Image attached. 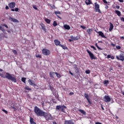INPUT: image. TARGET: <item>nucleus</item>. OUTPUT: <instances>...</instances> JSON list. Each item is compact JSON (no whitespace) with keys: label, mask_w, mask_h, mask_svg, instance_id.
Returning <instances> with one entry per match:
<instances>
[{"label":"nucleus","mask_w":124,"mask_h":124,"mask_svg":"<svg viewBox=\"0 0 124 124\" xmlns=\"http://www.w3.org/2000/svg\"><path fill=\"white\" fill-rule=\"evenodd\" d=\"M0 31H3V32H4L5 31V30H4V28L1 27V26H0Z\"/></svg>","instance_id":"f704fd0d"},{"label":"nucleus","mask_w":124,"mask_h":124,"mask_svg":"<svg viewBox=\"0 0 124 124\" xmlns=\"http://www.w3.org/2000/svg\"><path fill=\"white\" fill-rule=\"evenodd\" d=\"M9 19L12 22H14V23H19V21H18V20L16 18H14L13 17H10Z\"/></svg>","instance_id":"4468645a"},{"label":"nucleus","mask_w":124,"mask_h":124,"mask_svg":"<svg viewBox=\"0 0 124 124\" xmlns=\"http://www.w3.org/2000/svg\"><path fill=\"white\" fill-rule=\"evenodd\" d=\"M120 2H124V0H118Z\"/></svg>","instance_id":"0e129e2a"},{"label":"nucleus","mask_w":124,"mask_h":124,"mask_svg":"<svg viewBox=\"0 0 124 124\" xmlns=\"http://www.w3.org/2000/svg\"><path fill=\"white\" fill-rule=\"evenodd\" d=\"M24 89L27 90V91H31V88H30V87H29L28 85L25 86Z\"/></svg>","instance_id":"a878e982"},{"label":"nucleus","mask_w":124,"mask_h":124,"mask_svg":"<svg viewBox=\"0 0 124 124\" xmlns=\"http://www.w3.org/2000/svg\"><path fill=\"white\" fill-rule=\"evenodd\" d=\"M115 12L116 14H117V15L119 16V17L121 16V15H122V14L119 10H115Z\"/></svg>","instance_id":"5701e85b"},{"label":"nucleus","mask_w":124,"mask_h":124,"mask_svg":"<svg viewBox=\"0 0 124 124\" xmlns=\"http://www.w3.org/2000/svg\"><path fill=\"white\" fill-rule=\"evenodd\" d=\"M56 75L57 77V78H61V74L58 73H56Z\"/></svg>","instance_id":"72a5a7b5"},{"label":"nucleus","mask_w":124,"mask_h":124,"mask_svg":"<svg viewBox=\"0 0 124 124\" xmlns=\"http://www.w3.org/2000/svg\"><path fill=\"white\" fill-rule=\"evenodd\" d=\"M34 112L37 117H44L46 121H49L54 120V117L52 116V114H51L50 112H46L40 109V108L37 106L34 108Z\"/></svg>","instance_id":"f257e3e1"},{"label":"nucleus","mask_w":124,"mask_h":124,"mask_svg":"<svg viewBox=\"0 0 124 124\" xmlns=\"http://www.w3.org/2000/svg\"><path fill=\"white\" fill-rule=\"evenodd\" d=\"M69 73H70L71 74V75L73 76V73H72V72H71V71H69Z\"/></svg>","instance_id":"e2e57ef3"},{"label":"nucleus","mask_w":124,"mask_h":124,"mask_svg":"<svg viewBox=\"0 0 124 124\" xmlns=\"http://www.w3.org/2000/svg\"><path fill=\"white\" fill-rule=\"evenodd\" d=\"M56 72H50L49 73V76L51 78H54V76L56 75Z\"/></svg>","instance_id":"f3484780"},{"label":"nucleus","mask_w":124,"mask_h":124,"mask_svg":"<svg viewBox=\"0 0 124 124\" xmlns=\"http://www.w3.org/2000/svg\"><path fill=\"white\" fill-rule=\"evenodd\" d=\"M6 31H7V32H8V33H11V32L10 31L7 30Z\"/></svg>","instance_id":"69168bd1"},{"label":"nucleus","mask_w":124,"mask_h":124,"mask_svg":"<svg viewBox=\"0 0 124 124\" xmlns=\"http://www.w3.org/2000/svg\"><path fill=\"white\" fill-rule=\"evenodd\" d=\"M0 76L2 77V78H7L8 80H11L12 82H14V83H16L17 82L16 78L12 77V75L9 74V73H6V76H4L3 74H0Z\"/></svg>","instance_id":"f03ea898"},{"label":"nucleus","mask_w":124,"mask_h":124,"mask_svg":"<svg viewBox=\"0 0 124 124\" xmlns=\"http://www.w3.org/2000/svg\"><path fill=\"white\" fill-rule=\"evenodd\" d=\"M94 7L95 12H98V13H101L99 4H97V2H96L94 3Z\"/></svg>","instance_id":"39448f33"},{"label":"nucleus","mask_w":124,"mask_h":124,"mask_svg":"<svg viewBox=\"0 0 124 124\" xmlns=\"http://www.w3.org/2000/svg\"><path fill=\"white\" fill-rule=\"evenodd\" d=\"M71 39L72 40H79V39H80V37L79 36H77L76 37H73V36H71Z\"/></svg>","instance_id":"2eb2a0df"},{"label":"nucleus","mask_w":124,"mask_h":124,"mask_svg":"<svg viewBox=\"0 0 124 124\" xmlns=\"http://www.w3.org/2000/svg\"><path fill=\"white\" fill-rule=\"evenodd\" d=\"M35 56L36 58H39L40 59H41V58H42V56L40 54H36Z\"/></svg>","instance_id":"473e14b6"},{"label":"nucleus","mask_w":124,"mask_h":124,"mask_svg":"<svg viewBox=\"0 0 124 124\" xmlns=\"http://www.w3.org/2000/svg\"><path fill=\"white\" fill-rule=\"evenodd\" d=\"M33 8H34V9H35V10H38V8L37 7H36V6L34 5V6H33Z\"/></svg>","instance_id":"49530a36"},{"label":"nucleus","mask_w":124,"mask_h":124,"mask_svg":"<svg viewBox=\"0 0 124 124\" xmlns=\"http://www.w3.org/2000/svg\"><path fill=\"white\" fill-rule=\"evenodd\" d=\"M75 72L76 73H79V69H78V68H76L75 69Z\"/></svg>","instance_id":"a19ab883"},{"label":"nucleus","mask_w":124,"mask_h":124,"mask_svg":"<svg viewBox=\"0 0 124 124\" xmlns=\"http://www.w3.org/2000/svg\"><path fill=\"white\" fill-rule=\"evenodd\" d=\"M79 111L83 115H86V111H85L84 110H83V109H79Z\"/></svg>","instance_id":"bb28decb"},{"label":"nucleus","mask_w":124,"mask_h":124,"mask_svg":"<svg viewBox=\"0 0 124 124\" xmlns=\"http://www.w3.org/2000/svg\"><path fill=\"white\" fill-rule=\"evenodd\" d=\"M110 59H111V60H114V59H115V57H114V56H110Z\"/></svg>","instance_id":"13d9d810"},{"label":"nucleus","mask_w":124,"mask_h":124,"mask_svg":"<svg viewBox=\"0 0 124 124\" xmlns=\"http://www.w3.org/2000/svg\"><path fill=\"white\" fill-rule=\"evenodd\" d=\"M85 3L87 4V5H90V4H92L93 2H92L91 0H86Z\"/></svg>","instance_id":"412c9836"},{"label":"nucleus","mask_w":124,"mask_h":124,"mask_svg":"<svg viewBox=\"0 0 124 124\" xmlns=\"http://www.w3.org/2000/svg\"><path fill=\"white\" fill-rule=\"evenodd\" d=\"M66 108V106L64 105H58L56 106V109L58 110V111H61L62 113H66L65 111Z\"/></svg>","instance_id":"7ed1b4c3"},{"label":"nucleus","mask_w":124,"mask_h":124,"mask_svg":"<svg viewBox=\"0 0 124 124\" xmlns=\"http://www.w3.org/2000/svg\"><path fill=\"white\" fill-rule=\"evenodd\" d=\"M103 83L104 85H106L107 86L108 84H109V80H105Z\"/></svg>","instance_id":"c85d7f7f"},{"label":"nucleus","mask_w":124,"mask_h":124,"mask_svg":"<svg viewBox=\"0 0 124 124\" xmlns=\"http://www.w3.org/2000/svg\"><path fill=\"white\" fill-rule=\"evenodd\" d=\"M53 27H57V26H58V23H57V21H53Z\"/></svg>","instance_id":"2f4dec72"},{"label":"nucleus","mask_w":124,"mask_h":124,"mask_svg":"<svg viewBox=\"0 0 124 124\" xmlns=\"http://www.w3.org/2000/svg\"><path fill=\"white\" fill-rule=\"evenodd\" d=\"M31 124H36V123H35V122H32Z\"/></svg>","instance_id":"774afa93"},{"label":"nucleus","mask_w":124,"mask_h":124,"mask_svg":"<svg viewBox=\"0 0 124 124\" xmlns=\"http://www.w3.org/2000/svg\"><path fill=\"white\" fill-rule=\"evenodd\" d=\"M11 108L12 109H14L15 111H16L17 110V107H12L11 106Z\"/></svg>","instance_id":"4c0bfd02"},{"label":"nucleus","mask_w":124,"mask_h":124,"mask_svg":"<svg viewBox=\"0 0 124 124\" xmlns=\"http://www.w3.org/2000/svg\"><path fill=\"white\" fill-rule=\"evenodd\" d=\"M93 31V29H88L87 30V32H88V34H91Z\"/></svg>","instance_id":"393cba45"},{"label":"nucleus","mask_w":124,"mask_h":124,"mask_svg":"<svg viewBox=\"0 0 124 124\" xmlns=\"http://www.w3.org/2000/svg\"><path fill=\"white\" fill-rule=\"evenodd\" d=\"M98 33H99V35L100 36H101V37H103V38H105L106 37H105V36L104 35V33H103L102 31H99L98 32Z\"/></svg>","instance_id":"6ab92c4d"},{"label":"nucleus","mask_w":124,"mask_h":124,"mask_svg":"<svg viewBox=\"0 0 124 124\" xmlns=\"http://www.w3.org/2000/svg\"><path fill=\"white\" fill-rule=\"evenodd\" d=\"M91 48H92L94 50H96V48H95L93 46H91Z\"/></svg>","instance_id":"c03bdc74"},{"label":"nucleus","mask_w":124,"mask_h":124,"mask_svg":"<svg viewBox=\"0 0 124 124\" xmlns=\"http://www.w3.org/2000/svg\"><path fill=\"white\" fill-rule=\"evenodd\" d=\"M40 26H41V27L42 28V30H43V31H46V28H45V25H44V24L41 23L40 24Z\"/></svg>","instance_id":"aec40b11"},{"label":"nucleus","mask_w":124,"mask_h":124,"mask_svg":"<svg viewBox=\"0 0 124 124\" xmlns=\"http://www.w3.org/2000/svg\"><path fill=\"white\" fill-rule=\"evenodd\" d=\"M109 24L110 28L109 29V31H113V29H114V25L111 22H109Z\"/></svg>","instance_id":"a211bd4d"},{"label":"nucleus","mask_w":124,"mask_h":124,"mask_svg":"<svg viewBox=\"0 0 124 124\" xmlns=\"http://www.w3.org/2000/svg\"><path fill=\"white\" fill-rule=\"evenodd\" d=\"M63 27L65 30H70V26L67 24L64 25Z\"/></svg>","instance_id":"4be33fe9"},{"label":"nucleus","mask_w":124,"mask_h":124,"mask_svg":"<svg viewBox=\"0 0 124 124\" xmlns=\"http://www.w3.org/2000/svg\"><path fill=\"white\" fill-rule=\"evenodd\" d=\"M87 52L89 54L90 57L91 58V60H96L97 58L94 57V55L92 53L89 49H87Z\"/></svg>","instance_id":"423d86ee"},{"label":"nucleus","mask_w":124,"mask_h":124,"mask_svg":"<svg viewBox=\"0 0 124 124\" xmlns=\"http://www.w3.org/2000/svg\"><path fill=\"white\" fill-rule=\"evenodd\" d=\"M95 46H96V47L97 48V49H98L99 50H103V48H101L100 47H99V46H98V45H97V43H95Z\"/></svg>","instance_id":"7c9ffc66"},{"label":"nucleus","mask_w":124,"mask_h":124,"mask_svg":"<svg viewBox=\"0 0 124 124\" xmlns=\"http://www.w3.org/2000/svg\"><path fill=\"white\" fill-rule=\"evenodd\" d=\"M105 102H110L111 101V98L109 96L106 95L104 96Z\"/></svg>","instance_id":"9b49d317"},{"label":"nucleus","mask_w":124,"mask_h":124,"mask_svg":"<svg viewBox=\"0 0 124 124\" xmlns=\"http://www.w3.org/2000/svg\"><path fill=\"white\" fill-rule=\"evenodd\" d=\"M116 8H117V9H120V6H119V5H116Z\"/></svg>","instance_id":"052dcab7"},{"label":"nucleus","mask_w":124,"mask_h":124,"mask_svg":"<svg viewBox=\"0 0 124 124\" xmlns=\"http://www.w3.org/2000/svg\"><path fill=\"white\" fill-rule=\"evenodd\" d=\"M5 9H6V10H8V9H9V7L8 6H6Z\"/></svg>","instance_id":"bf43d9fd"},{"label":"nucleus","mask_w":124,"mask_h":124,"mask_svg":"<svg viewBox=\"0 0 124 124\" xmlns=\"http://www.w3.org/2000/svg\"><path fill=\"white\" fill-rule=\"evenodd\" d=\"M2 111H3V112H4V113H5V114H7V113H8L7 112V111L5 109H2Z\"/></svg>","instance_id":"a18cd8bd"},{"label":"nucleus","mask_w":124,"mask_h":124,"mask_svg":"<svg viewBox=\"0 0 124 124\" xmlns=\"http://www.w3.org/2000/svg\"><path fill=\"white\" fill-rule=\"evenodd\" d=\"M121 21H122V22H124V17H120Z\"/></svg>","instance_id":"864d4df0"},{"label":"nucleus","mask_w":124,"mask_h":124,"mask_svg":"<svg viewBox=\"0 0 124 124\" xmlns=\"http://www.w3.org/2000/svg\"><path fill=\"white\" fill-rule=\"evenodd\" d=\"M1 26L2 27H5L7 29H8V26H7V25H6V24H2Z\"/></svg>","instance_id":"79ce46f5"},{"label":"nucleus","mask_w":124,"mask_h":124,"mask_svg":"<svg viewBox=\"0 0 124 124\" xmlns=\"http://www.w3.org/2000/svg\"><path fill=\"white\" fill-rule=\"evenodd\" d=\"M80 28H82V29H83V30H85L86 29V27L85 26H80Z\"/></svg>","instance_id":"3c124183"},{"label":"nucleus","mask_w":124,"mask_h":124,"mask_svg":"<svg viewBox=\"0 0 124 124\" xmlns=\"http://www.w3.org/2000/svg\"><path fill=\"white\" fill-rule=\"evenodd\" d=\"M13 54H14L15 55H17V51H16V50H13Z\"/></svg>","instance_id":"ea45409f"},{"label":"nucleus","mask_w":124,"mask_h":124,"mask_svg":"<svg viewBox=\"0 0 124 124\" xmlns=\"http://www.w3.org/2000/svg\"><path fill=\"white\" fill-rule=\"evenodd\" d=\"M60 47H62L64 50H68V47L66 46H63L62 45H60Z\"/></svg>","instance_id":"b1692460"},{"label":"nucleus","mask_w":124,"mask_h":124,"mask_svg":"<svg viewBox=\"0 0 124 124\" xmlns=\"http://www.w3.org/2000/svg\"><path fill=\"white\" fill-rule=\"evenodd\" d=\"M95 124H102V123H101L100 122H95Z\"/></svg>","instance_id":"680f3d73"},{"label":"nucleus","mask_w":124,"mask_h":124,"mask_svg":"<svg viewBox=\"0 0 124 124\" xmlns=\"http://www.w3.org/2000/svg\"><path fill=\"white\" fill-rule=\"evenodd\" d=\"M116 59L118 61H122V62H124V54H120V55L119 56L118 55H117Z\"/></svg>","instance_id":"0eeeda50"},{"label":"nucleus","mask_w":124,"mask_h":124,"mask_svg":"<svg viewBox=\"0 0 124 124\" xmlns=\"http://www.w3.org/2000/svg\"><path fill=\"white\" fill-rule=\"evenodd\" d=\"M84 96L85 98H86L89 104H92V102L91 101V99H90V96H89V95L85 93H84Z\"/></svg>","instance_id":"1a4fd4ad"},{"label":"nucleus","mask_w":124,"mask_h":124,"mask_svg":"<svg viewBox=\"0 0 124 124\" xmlns=\"http://www.w3.org/2000/svg\"><path fill=\"white\" fill-rule=\"evenodd\" d=\"M64 124H74V122L73 120H66L64 122Z\"/></svg>","instance_id":"f8f14e48"},{"label":"nucleus","mask_w":124,"mask_h":124,"mask_svg":"<svg viewBox=\"0 0 124 124\" xmlns=\"http://www.w3.org/2000/svg\"><path fill=\"white\" fill-rule=\"evenodd\" d=\"M111 46H112L113 47H115V46H116V45H115L114 44H113V43H111Z\"/></svg>","instance_id":"6e6d98bb"},{"label":"nucleus","mask_w":124,"mask_h":124,"mask_svg":"<svg viewBox=\"0 0 124 124\" xmlns=\"http://www.w3.org/2000/svg\"><path fill=\"white\" fill-rule=\"evenodd\" d=\"M121 39H123L124 40V36H122L120 37Z\"/></svg>","instance_id":"338daca9"},{"label":"nucleus","mask_w":124,"mask_h":124,"mask_svg":"<svg viewBox=\"0 0 124 124\" xmlns=\"http://www.w3.org/2000/svg\"><path fill=\"white\" fill-rule=\"evenodd\" d=\"M54 43L56 46H61V42L59 40L55 39L54 40Z\"/></svg>","instance_id":"ddd939ff"},{"label":"nucleus","mask_w":124,"mask_h":124,"mask_svg":"<svg viewBox=\"0 0 124 124\" xmlns=\"http://www.w3.org/2000/svg\"><path fill=\"white\" fill-rule=\"evenodd\" d=\"M111 58V55H108L107 56V59H110Z\"/></svg>","instance_id":"5fc2aeb1"},{"label":"nucleus","mask_w":124,"mask_h":124,"mask_svg":"<svg viewBox=\"0 0 124 124\" xmlns=\"http://www.w3.org/2000/svg\"><path fill=\"white\" fill-rule=\"evenodd\" d=\"M50 6H51V7L52 8V9H56V8L55 5H53V6H51V5H50Z\"/></svg>","instance_id":"37998d69"},{"label":"nucleus","mask_w":124,"mask_h":124,"mask_svg":"<svg viewBox=\"0 0 124 124\" xmlns=\"http://www.w3.org/2000/svg\"><path fill=\"white\" fill-rule=\"evenodd\" d=\"M102 1H103V2H104V3H106V4H107V3H108V2H107V1H106V0H102Z\"/></svg>","instance_id":"8fccbe9b"},{"label":"nucleus","mask_w":124,"mask_h":124,"mask_svg":"<svg viewBox=\"0 0 124 124\" xmlns=\"http://www.w3.org/2000/svg\"><path fill=\"white\" fill-rule=\"evenodd\" d=\"M73 94H74V93L73 92H71L69 93V95H73Z\"/></svg>","instance_id":"603ef678"},{"label":"nucleus","mask_w":124,"mask_h":124,"mask_svg":"<svg viewBox=\"0 0 124 124\" xmlns=\"http://www.w3.org/2000/svg\"><path fill=\"white\" fill-rule=\"evenodd\" d=\"M42 52V54L45 56H49V55L51 54V51L49 49L46 48L43 49Z\"/></svg>","instance_id":"20e7f679"},{"label":"nucleus","mask_w":124,"mask_h":124,"mask_svg":"<svg viewBox=\"0 0 124 124\" xmlns=\"http://www.w3.org/2000/svg\"><path fill=\"white\" fill-rule=\"evenodd\" d=\"M26 78H21V81L22 82H23V83H24V84H26Z\"/></svg>","instance_id":"c756f323"},{"label":"nucleus","mask_w":124,"mask_h":124,"mask_svg":"<svg viewBox=\"0 0 124 124\" xmlns=\"http://www.w3.org/2000/svg\"><path fill=\"white\" fill-rule=\"evenodd\" d=\"M105 8L106 9H108V8H109V6L108 5H106Z\"/></svg>","instance_id":"4d7b16f0"},{"label":"nucleus","mask_w":124,"mask_h":124,"mask_svg":"<svg viewBox=\"0 0 124 124\" xmlns=\"http://www.w3.org/2000/svg\"><path fill=\"white\" fill-rule=\"evenodd\" d=\"M54 14H55V15H57V16L58 18H59V19H62V17L61 16H59V15H61V12L55 11Z\"/></svg>","instance_id":"dca6fc26"},{"label":"nucleus","mask_w":124,"mask_h":124,"mask_svg":"<svg viewBox=\"0 0 124 124\" xmlns=\"http://www.w3.org/2000/svg\"><path fill=\"white\" fill-rule=\"evenodd\" d=\"M30 124H31V123H34V121H33V118L30 117Z\"/></svg>","instance_id":"e433bc0d"},{"label":"nucleus","mask_w":124,"mask_h":124,"mask_svg":"<svg viewBox=\"0 0 124 124\" xmlns=\"http://www.w3.org/2000/svg\"><path fill=\"white\" fill-rule=\"evenodd\" d=\"M74 68H75V69L78 68V67H77V65H76V64H74Z\"/></svg>","instance_id":"09e8293b"},{"label":"nucleus","mask_w":124,"mask_h":124,"mask_svg":"<svg viewBox=\"0 0 124 124\" xmlns=\"http://www.w3.org/2000/svg\"><path fill=\"white\" fill-rule=\"evenodd\" d=\"M116 49H117V50H121V46H116Z\"/></svg>","instance_id":"58836bf2"},{"label":"nucleus","mask_w":124,"mask_h":124,"mask_svg":"<svg viewBox=\"0 0 124 124\" xmlns=\"http://www.w3.org/2000/svg\"><path fill=\"white\" fill-rule=\"evenodd\" d=\"M15 11H16V12H18V11H19V8H15Z\"/></svg>","instance_id":"de8ad7c7"},{"label":"nucleus","mask_w":124,"mask_h":124,"mask_svg":"<svg viewBox=\"0 0 124 124\" xmlns=\"http://www.w3.org/2000/svg\"><path fill=\"white\" fill-rule=\"evenodd\" d=\"M28 82L30 86H33V87H36L37 85L35 84V82L34 81H32V80L31 79H29L28 80Z\"/></svg>","instance_id":"6e6552de"},{"label":"nucleus","mask_w":124,"mask_h":124,"mask_svg":"<svg viewBox=\"0 0 124 124\" xmlns=\"http://www.w3.org/2000/svg\"><path fill=\"white\" fill-rule=\"evenodd\" d=\"M45 21L47 24H50L51 23V20L48 19V18H46Z\"/></svg>","instance_id":"cd10ccee"},{"label":"nucleus","mask_w":124,"mask_h":124,"mask_svg":"<svg viewBox=\"0 0 124 124\" xmlns=\"http://www.w3.org/2000/svg\"><path fill=\"white\" fill-rule=\"evenodd\" d=\"M85 73H86V74H90V73H91V70H86Z\"/></svg>","instance_id":"c9c22d12"},{"label":"nucleus","mask_w":124,"mask_h":124,"mask_svg":"<svg viewBox=\"0 0 124 124\" xmlns=\"http://www.w3.org/2000/svg\"><path fill=\"white\" fill-rule=\"evenodd\" d=\"M15 5H16V3H15V2H12L8 4L10 8H14Z\"/></svg>","instance_id":"9d476101"}]
</instances>
